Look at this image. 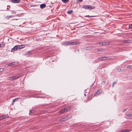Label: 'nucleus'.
<instances>
[{"label": "nucleus", "mask_w": 132, "mask_h": 132, "mask_svg": "<svg viewBox=\"0 0 132 132\" xmlns=\"http://www.w3.org/2000/svg\"><path fill=\"white\" fill-rule=\"evenodd\" d=\"M125 130H122L121 131V132H125Z\"/></svg>", "instance_id": "473e14b6"}, {"label": "nucleus", "mask_w": 132, "mask_h": 132, "mask_svg": "<svg viewBox=\"0 0 132 132\" xmlns=\"http://www.w3.org/2000/svg\"><path fill=\"white\" fill-rule=\"evenodd\" d=\"M85 17H94V16H89V15H87L85 16Z\"/></svg>", "instance_id": "b1692460"}, {"label": "nucleus", "mask_w": 132, "mask_h": 132, "mask_svg": "<svg viewBox=\"0 0 132 132\" xmlns=\"http://www.w3.org/2000/svg\"><path fill=\"white\" fill-rule=\"evenodd\" d=\"M69 0H62V1L64 3H66L68 2Z\"/></svg>", "instance_id": "a211bd4d"}, {"label": "nucleus", "mask_w": 132, "mask_h": 132, "mask_svg": "<svg viewBox=\"0 0 132 132\" xmlns=\"http://www.w3.org/2000/svg\"><path fill=\"white\" fill-rule=\"evenodd\" d=\"M125 132H128L129 131V130L128 129L125 130Z\"/></svg>", "instance_id": "7c9ffc66"}, {"label": "nucleus", "mask_w": 132, "mask_h": 132, "mask_svg": "<svg viewBox=\"0 0 132 132\" xmlns=\"http://www.w3.org/2000/svg\"><path fill=\"white\" fill-rule=\"evenodd\" d=\"M84 95H85V96H86V95L85 94H84Z\"/></svg>", "instance_id": "79ce46f5"}, {"label": "nucleus", "mask_w": 132, "mask_h": 132, "mask_svg": "<svg viewBox=\"0 0 132 132\" xmlns=\"http://www.w3.org/2000/svg\"><path fill=\"white\" fill-rule=\"evenodd\" d=\"M84 102H87V101H85Z\"/></svg>", "instance_id": "a19ab883"}, {"label": "nucleus", "mask_w": 132, "mask_h": 132, "mask_svg": "<svg viewBox=\"0 0 132 132\" xmlns=\"http://www.w3.org/2000/svg\"><path fill=\"white\" fill-rule=\"evenodd\" d=\"M82 7L85 9H92L95 8V7L94 6L91 5H85Z\"/></svg>", "instance_id": "f03ea898"}, {"label": "nucleus", "mask_w": 132, "mask_h": 132, "mask_svg": "<svg viewBox=\"0 0 132 132\" xmlns=\"http://www.w3.org/2000/svg\"><path fill=\"white\" fill-rule=\"evenodd\" d=\"M73 11L72 10H70L67 11V13L68 14H71L72 13Z\"/></svg>", "instance_id": "6ab92c4d"}, {"label": "nucleus", "mask_w": 132, "mask_h": 132, "mask_svg": "<svg viewBox=\"0 0 132 132\" xmlns=\"http://www.w3.org/2000/svg\"><path fill=\"white\" fill-rule=\"evenodd\" d=\"M11 12L12 14H15L16 12L15 11H11Z\"/></svg>", "instance_id": "a878e982"}, {"label": "nucleus", "mask_w": 132, "mask_h": 132, "mask_svg": "<svg viewBox=\"0 0 132 132\" xmlns=\"http://www.w3.org/2000/svg\"><path fill=\"white\" fill-rule=\"evenodd\" d=\"M105 81H103L101 82V84L102 85H104L105 84Z\"/></svg>", "instance_id": "cd10ccee"}, {"label": "nucleus", "mask_w": 132, "mask_h": 132, "mask_svg": "<svg viewBox=\"0 0 132 132\" xmlns=\"http://www.w3.org/2000/svg\"><path fill=\"white\" fill-rule=\"evenodd\" d=\"M67 119V118H63L61 119H60L59 121H64L66 120Z\"/></svg>", "instance_id": "dca6fc26"}, {"label": "nucleus", "mask_w": 132, "mask_h": 132, "mask_svg": "<svg viewBox=\"0 0 132 132\" xmlns=\"http://www.w3.org/2000/svg\"><path fill=\"white\" fill-rule=\"evenodd\" d=\"M102 50V49H99L98 50V51H101Z\"/></svg>", "instance_id": "c756f323"}, {"label": "nucleus", "mask_w": 132, "mask_h": 132, "mask_svg": "<svg viewBox=\"0 0 132 132\" xmlns=\"http://www.w3.org/2000/svg\"><path fill=\"white\" fill-rule=\"evenodd\" d=\"M92 98V95H90L88 96V100H91Z\"/></svg>", "instance_id": "f3484780"}, {"label": "nucleus", "mask_w": 132, "mask_h": 132, "mask_svg": "<svg viewBox=\"0 0 132 132\" xmlns=\"http://www.w3.org/2000/svg\"><path fill=\"white\" fill-rule=\"evenodd\" d=\"M132 116V114H129L127 115H126V116Z\"/></svg>", "instance_id": "c85d7f7f"}, {"label": "nucleus", "mask_w": 132, "mask_h": 132, "mask_svg": "<svg viewBox=\"0 0 132 132\" xmlns=\"http://www.w3.org/2000/svg\"><path fill=\"white\" fill-rule=\"evenodd\" d=\"M79 44V42H67L64 43V45H78Z\"/></svg>", "instance_id": "f257e3e1"}, {"label": "nucleus", "mask_w": 132, "mask_h": 132, "mask_svg": "<svg viewBox=\"0 0 132 132\" xmlns=\"http://www.w3.org/2000/svg\"><path fill=\"white\" fill-rule=\"evenodd\" d=\"M4 71V69L3 68L0 69V72H2Z\"/></svg>", "instance_id": "393cba45"}, {"label": "nucleus", "mask_w": 132, "mask_h": 132, "mask_svg": "<svg viewBox=\"0 0 132 132\" xmlns=\"http://www.w3.org/2000/svg\"><path fill=\"white\" fill-rule=\"evenodd\" d=\"M102 92V90L100 89L96 92L94 96H98Z\"/></svg>", "instance_id": "20e7f679"}, {"label": "nucleus", "mask_w": 132, "mask_h": 132, "mask_svg": "<svg viewBox=\"0 0 132 132\" xmlns=\"http://www.w3.org/2000/svg\"><path fill=\"white\" fill-rule=\"evenodd\" d=\"M79 2H81L83 0H79Z\"/></svg>", "instance_id": "58836bf2"}, {"label": "nucleus", "mask_w": 132, "mask_h": 132, "mask_svg": "<svg viewBox=\"0 0 132 132\" xmlns=\"http://www.w3.org/2000/svg\"><path fill=\"white\" fill-rule=\"evenodd\" d=\"M1 44H0V47H1Z\"/></svg>", "instance_id": "ea45409f"}, {"label": "nucleus", "mask_w": 132, "mask_h": 132, "mask_svg": "<svg viewBox=\"0 0 132 132\" xmlns=\"http://www.w3.org/2000/svg\"><path fill=\"white\" fill-rule=\"evenodd\" d=\"M121 70V69H117V70L118 71H120Z\"/></svg>", "instance_id": "2f4dec72"}, {"label": "nucleus", "mask_w": 132, "mask_h": 132, "mask_svg": "<svg viewBox=\"0 0 132 132\" xmlns=\"http://www.w3.org/2000/svg\"><path fill=\"white\" fill-rule=\"evenodd\" d=\"M13 16L12 15L7 16L6 17V18L7 19H9V18L13 17Z\"/></svg>", "instance_id": "412c9836"}, {"label": "nucleus", "mask_w": 132, "mask_h": 132, "mask_svg": "<svg viewBox=\"0 0 132 132\" xmlns=\"http://www.w3.org/2000/svg\"><path fill=\"white\" fill-rule=\"evenodd\" d=\"M123 42L125 43H128L129 42V40H123Z\"/></svg>", "instance_id": "aec40b11"}, {"label": "nucleus", "mask_w": 132, "mask_h": 132, "mask_svg": "<svg viewBox=\"0 0 132 132\" xmlns=\"http://www.w3.org/2000/svg\"><path fill=\"white\" fill-rule=\"evenodd\" d=\"M129 27L130 29H132V24H130L129 25Z\"/></svg>", "instance_id": "bb28decb"}, {"label": "nucleus", "mask_w": 132, "mask_h": 132, "mask_svg": "<svg viewBox=\"0 0 132 132\" xmlns=\"http://www.w3.org/2000/svg\"><path fill=\"white\" fill-rule=\"evenodd\" d=\"M18 49V46H15L12 48L11 50V52H14L16 51Z\"/></svg>", "instance_id": "39448f33"}, {"label": "nucleus", "mask_w": 132, "mask_h": 132, "mask_svg": "<svg viewBox=\"0 0 132 132\" xmlns=\"http://www.w3.org/2000/svg\"><path fill=\"white\" fill-rule=\"evenodd\" d=\"M116 82H113V84H116Z\"/></svg>", "instance_id": "f704fd0d"}, {"label": "nucleus", "mask_w": 132, "mask_h": 132, "mask_svg": "<svg viewBox=\"0 0 132 132\" xmlns=\"http://www.w3.org/2000/svg\"><path fill=\"white\" fill-rule=\"evenodd\" d=\"M19 98H15V99H14L13 100V103H12V105H13L14 103L16 101H17V100H19Z\"/></svg>", "instance_id": "4468645a"}, {"label": "nucleus", "mask_w": 132, "mask_h": 132, "mask_svg": "<svg viewBox=\"0 0 132 132\" xmlns=\"http://www.w3.org/2000/svg\"><path fill=\"white\" fill-rule=\"evenodd\" d=\"M15 62H11V63L8 64V65L9 66H10L11 65H14L15 64Z\"/></svg>", "instance_id": "ddd939ff"}, {"label": "nucleus", "mask_w": 132, "mask_h": 132, "mask_svg": "<svg viewBox=\"0 0 132 132\" xmlns=\"http://www.w3.org/2000/svg\"><path fill=\"white\" fill-rule=\"evenodd\" d=\"M12 77V79H13V80H15L16 79L19 78V75H14Z\"/></svg>", "instance_id": "0eeeda50"}, {"label": "nucleus", "mask_w": 132, "mask_h": 132, "mask_svg": "<svg viewBox=\"0 0 132 132\" xmlns=\"http://www.w3.org/2000/svg\"><path fill=\"white\" fill-rule=\"evenodd\" d=\"M11 2L13 3H18L20 1V0H11Z\"/></svg>", "instance_id": "6e6552de"}, {"label": "nucleus", "mask_w": 132, "mask_h": 132, "mask_svg": "<svg viewBox=\"0 0 132 132\" xmlns=\"http://www.w3.org/2000/svg\"><path fill=\"white\" fill-rule=\"evenodd\" d=\"M107 57H102L101 58H99V59L100 60H106Z\"/></svg>", "instance_id": "9d476101"}, {"label": "nucleus", "mask_w": 132, "mask_h": 132, "mask_svg": "<svg viewBox=\"0 0 132 132\" xmlns=\"http://www.w3.org/2000/svg\"><path fill=\"white\" fill-rule=\"evenodd\" d=\"M110 42H100L99 43L100 45H101L102 46L104 45H107L109 44Z\"/></svg>", "instance_id": "7ed1b4c3"}, {"label": "nucleus", "mask_w": 132, "mask_h": 132, "mask_svg": "<svg viewBox=\"0 0 132 132\" xmlns=\"http://www.w3.org/2000/svg\"><path fill=\"white\" fill-rule=\"evenodd\" d=\"M8 117L7 116H6L5 115H3L2 116L0 117V120H3L4 119L7 118V117Z\"/></svg>", "instance_id": "1a4fd4ad"}, {"label": "nucleus", "mask_w": 132, "mask_h": 132, "mask_svg": "<svg viewBox=\"0 0 132 132\" xmlns=\"http://www.w3.org/2000/svg\"><path fill=\"white\" fill-rule=\"evenodd\" d=\"M46 5L45 4H42L40 6V8L42 9H43L44 7H46Z\"/></svg>", "instance_id": "f8f14e48"}, {"label": "nucleus", "mask_w": 132, "mask_h": 132, "mask_svg": "<svg viewBox=\"0 0 132 132\" xmlns=\"http://www.w3.org/2000/svg\"><path fill=\"white\" fill-rule=\"evenodd\" d=\"M5 44L4 43L3 45V47L4 46H5Z\"/></svg>", "instance_id": "c9c22d12"}, {"label": "nucleus", "mask_w": 132, "mask_h": 132, "mask_svg": "<svg viewBox=\"0 0 132 132\" xmlns=\"http://www.w3.org/2000/svg\"><path fill=\"white\" fill-rule=\"evenodd\" d=\"M131 66H128L127 67V68H131Z\"/></svg>", "instance_id": "72a5a7b5"}, {"label": "nucleus", "mask_w": 132, "mask_h": 132, "mask_svg": "<svg viewBox=\"0 0 132 132\" xmlns=\"http://www.w3.org/2000/svg\"><path fill=\"white\" fill-rule=\"evenodd\" d=\"M18 46V49H22L25 46L24 45H21Z\"/></svg>", "instance_id": "9b49d317"}, {"label": "nucleus", "mask_w": 132, "mask_h": 132, "mask_svg": "<svg viewBox=\"0 0 132 132\" xmlns=\"http://www.w3.org/2000/svg\"><path fill=\"white\" fill-rule=\"evenodd\" d=\"M64 112L63 109H62L61 110L59 111V113H62Z\"/></svg>", "instance_id": "5701e85b"}, {"label": "nucleus", "mask_w": 132, "mask_h": 132, "mask_svg": "<svg viewBox=\"0 0 132 132\" xmlns=\"http://www.w3.org/2000/svg\"><path fill=\"white\" fill-rule=\"evenodd\" d=\"M126 111V109H125L124 110V111H123V112H124L125 111Z\"/></svg>", "instance_id": "4c0bfd02"}, {"label": "nucleus", "mask_w": 132, "mask_h": 132, "mask_svg": "<svg viewBox=\"0 0 132 132\" xmlns=\"http://www.w3.org/2000/svg\"><path fill=\"white\" fill-rule=\"evenodd\" d=\"M92 47H86L85 48V50H90L91 49H92Z\"/></svg>", "instance_id": "2eb2a0df"}, {"label": "nucleus", "mask_w": 132, "mask_h": 132, "mask_svg": "<svg viewBox=\"0 0 132 132\" xmlns=\"http://www.w3.org/2000/svg\"><path fill=\"white\" fill-rule=\"evenodd\" d=\"M71 106H68L67 107H65V108L64 109V111L65 112H67L68 110H69L70 109H71Z\"/></svg>", "instance_id": "423d86ee"}, {"label": "nucleus", "mask_w": 132, "mask_h": 132, "mask_svg": "<svg viewBox=\"0 0 132 132\" xmlns=\"http://www.w3.org/2000/svg\"><path fill=\"white\" fill-rule=\"evenodd\" d=\"M7 80H13L12 77H8V78H7Z\"/></svg>", "instance_id": "4be33fe9"}, {"label": "nucleus", "mask_w": 132, "mask_h": 132, "mask_svg": "<svg viewBox=\"0 0 132 132\" xmlns=\"http://www.w3.org/2000/svg\"><path fill=\"white\" fill-rule=\"evenodd\" d=\"M32 112V111H31V110H30V111H29L30 113H31Z\"/></svg>", "instance_id": "e433bc0d"}]
</instances>
